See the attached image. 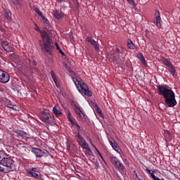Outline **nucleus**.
Masks as SVG:
<instances>
[{"label":"nucleus","mask_w":180,"mask_h":180,"mask_svg":"<svg viewBox=\"0 0 180 180\" xmlns=\"http://www.w3.org/2000/svg\"><path fill=\"white\" fill-rule=\"evenodd\" d=\"M74 124L76 126L78 133H79V131H81V126H79V124L75 122L74 123Z\"/></svg>","instance_id":"obj_39"},{"label":"nucleus","mask_w":180,"mask_h":180,"mask_svg":"<svg viewBox=\"0 0 180 180\" xmlns=\"http://www.w3.org/2000/svg\"><path fill=\"white\" fill-rule=\"evenodd\" d=\"M87 140H89V143H92V139H91V138H90V137L87 138Z\"/></svg>","instance_id":"obj_46"},{"label":"nucleus","mask_w":180,"mask_h":180,"mask_svg":"<svg viewBox=\"0 0 180 180\" xmlns=\"http://www.w3.org/2000/svg\"><path fill=\"white\" fill-rule=\"evenodd\" d=\"M44 25H50V21H49V19H47V18H46L44 15H42V16H41Z\"/></svg>","instance_id":"obj_31"},{"label":"nucleus","mask_w":180,"mask_h":180,"mask_svg":"<svg viewBox=\"0 0 180 180\" xmlns=\"http://www.w3.org/2000/svg\"><path fill=\"white\" fill-rule=\"evenodd\" d=\"M152 179L153 180H162L161 179L157 177L156 176H155L154 174H152Z\"/></svg>","instance_id":"obj_41"},{"label":"nucleus","mask_w":180,"mask_h":180,"mask_svg":"<svg viewBox=\"0 0 180 180\" xmlns=\"http://www.w3.org/2000/svg\"><path fill=\"white\" fill-rule=\"evenodd\" d=\"M94 150H96V148H96V146H94Z\"/></svg>","instance_id":"obj_51"},{"label":"nucleus","mask_w":180,"mask_h":180,"mask_svg":"<svg viewBox=\"0 0 180 180\" xmlns=\"http://www.w3.org/2000/svg\"><path fill=\"white\" fill-rule=\"evenodd\" d=\"M34 11L36 13H37V15H39V16H40V17L43 16V13H41V11H40V9H39V8L34 7Z\"/></svg>","instance_id":"obj_30"},{"label":"nucleus","mask_w":180,"mask_h":180,"mask_svg":"<svg viewBox=\"0 0 180 180\" xmlns=\"http://www.w3.org/2000/svg\"><path fill=\"white\" fill-rule=\"evenodd\" d=\"M27 174L31 178H34L36 180H44L43 175L40 174V168L32 167L26 170Z\"/></svg>","instance_id":"obj_5"},{"label":"nucleus","mask_w":180,"mask_h":180,"mask_svg":"<svg viewBox=\"0 0 180 180\" xmlns=\"http://www.w3.org/2000/svg\"><path fill=\"white\" fill-rule=\"evenodd\" d=\"M77 6H79V2H77Z\"/></svg>","instance_id":"obj_54"},{"label":"nucleus","mask_w":180,"mask_h":180,"mask_svg":"<svg viewBox=\"0 0 180 180\" xmlns=\"http://www.w3.org/2000/svg\"><path fill=\"white\" fill-rule=\"evenodd\" d=\"M97 153L98 154L99 156L101 155V152H99V150L97 152Z\"/></svg>","instance_id":"obj_49"},{"label":"nucleus","mask_w":180,"mask_h":180,"mask_svg":"<svg viewBox=\"0 0 180 180\" xmlns=\"http://www.w3.org/2000/svg\"><path fill=\"white\" fill-rule=\"evenodd\" d=\"M162 63L164 64V65H166V67H171V65H172V63H171V62L169 60H168V59L163 58L162 59Z\"/></svg>","instance_id":"obj_24"},{"label":"nucleus","mask_w":180,"mask_h":180,"mask_svg":"<svg viewBox=\"0 0 180 180\" xmlns=\"http://www.w3.org/2000/svg\"><path fill=\"white\" fill-rule=\"evenodd\" d=\"M68 119H69V121L70 122L71 124H73V125H74V124H75V122H74V121L72 120V119H71V117H69V118H68Z\"/></svg>","instance_id":"obj_43"},{"label":"nucleus","mask_w":180,"mask_h":180,"mask_svg":"<svg viewBox=\"0 0 180 180\" xmlns=\"http://www.w3.org/2000/svg\"><path fill=\"white\" fill-rule=\"evenodd\" d=\"M99 157L101 158L102 161H103V162H106L105 161V159H103V156H102V155H100Z\"/></svg>","instance_id":"obj_44"},{"label":"nucleus","mask_w":180,"mask_h":180,"mask_svg":"<svg viewBox=\"0 0 180 180\" xmlns=\"http://www.w3.org/2000/svg\"><path fill=\"white\" fill-rule=\"evenodd\" d=\"M86 150L85 151L86 155H87L89 157H94V152H92V150H91V148H89Z\"/></svg>","instance_id":"obj_27"},{"label":"nucleus","mask_w":180,"mask_h":180,"mask_svg":"<svg viewBox=\"0 0 180 180\" xmlns=\"http://www.w3.org/2000/svg\"><path fill=\"white\" fill-rule=\"evenodd\" d=\"M168 68L169 73L174 77L176 72V70H175V68H174V65H171Z\"/></svg>","instance_id":"obj_26"},{"label":"nucleus","mask_w":180,"mask_h":180,"mask_svg":"<svg viewBox=\"0 0 180 180\" xmlns=\"http://www.w3.org/2000/svg\"><path fill=\"white\" fill-rule=\"evenodd\" d=\"M1 47L5 50V51L14 52L15 48L12 45L9 44L8 41H1Z\"/></svg>","instance_id":"obj_10"},{"label":"nucleus","mask_w":180,"mask_h":180,"mask_svg":"<svg viewBox=\"0 0 180 180\" xmlns=\"http://www.w3.org/2000/svg\"><path fill=\"white\" fill-rule=\"evenodd\" d=\"M112 50L114 53H108V56H110V58H112L113 61H117V60L123 58V50L119 49L117 46H114Z\"/></svg>","instance_id":"obj_6"},{"label":"nucleus","mask_w":180,"mask_h":180,"mask_svg":"<svg viewBox=\"0 0 180 180\" xmlns=\"http://www.w3.org/2000/svg\"><path fill=\"white\" fill-rule=\"evenodd\" d=\"M95 108H96V113H98V116H100V117H101L102 119H105L103 114H102V110L98 106V105L95 104Z\"/></svg>","instance_id":"obj_22"},{"label":"nucleus","mask_w":180,"mask_h":180,"mask_svg":"<svg viewBox=\"0 0 180 180\" xmlns=\"http://www.w3.org/2000/svg\"><path fill=\"white\" fill-rule=\"evenodd\" d=\"M146 172H148V174H149V175L152 177V175H154V172H155V171H153L152 172H151V170H150V169H148V168H146Z\"/></svg>","instance_id":"obj_37"},{"label":"nucleus","mask_w":180,"mask_h":180,"mask_svg":"<svg viewBox=\"0 0 180 180\" xmlns=\"http://www.w3.org/2000/svg\"><path fill=\"white\" fill-rule=\"evenodd\" d=\"M41 37L42 40L39 41V46L42 51H45V53H49V54H51L53 46H51V41H50L49 33H47V32L46 31L41 32Z\"/></svg>","instance_id":"obj_4"},{"label":"nucleus","mask_w":180,"mask_h":180,"mask_svg":"<svg viewBox=\"0 0 180 180\" xmlns=\"http://www.w3.org/2000/svg\"><path fill=\"white\" fill-rule=\"evenodd\" d=\"M137 58L143 64V65H147V62H146V58L142 53H139L137 54Z\"/></svg>","instance_id":"obj_18"},{"label":"nucleus","mask_w":180,"mask_h":180,"mask_svg":"<svg viewBox=\"0 0 180 180\" xmlns=\"http://www.w3.org/2000/svg\"><path fill=\"white\" fill-rule=\"evenodd\" d=\"M15 134L19 137H22V139H27L29 137V134L25 131H22L20 129H16L15 131Z\"/></svg>","instance_id":"obj_14"},{"label":"nucleus","mask_w":180,"mask_h":180,"mask_svg":"<svg viewBox=\"0 0 180 180\" xmlns=\"http://www.w3.org/2000/svg\"><path fill=\"white\" fill-rule=\"evenodd\" d=\"M127 47L130 50H134V49H136V45H134V43H133V41H131V39H128Z\"/></svg>","instance_id":"obj_21"},{"label":"nucleus","mask_w":180,"mask_h":180,"mask_svg":"<svg viewBox=\"0 0 180 180\" xmlns=\"http://www.w3.org/2000/svg\"><path fill=\"white\" fill-rule=\"evenodd\" d=\"M94 150H96V148H96V146H94Z\"/></svg>","instance_id":"obj_50"},{"label":"nucleus","mask_w":180,"mask_h":180,"mask_svg":"<svg viewBox=\"0 0 180 180\" xmlns=\"http://www.w3.org/2000/svg\"><path fill=\"white\" fill-rule=\"evenodd\" d=\"M51 75L52 79L53 80V82H55V84H57V75H56V73L51 71Z\"/></svg>","instance_id":"obj_28"},{"label":"nucleus","mask_w":180,"mask_h":180,"mask_svg":"<svg viewBox=\"0 0 180 180\" xmlns=\"http://www.w3.org/2000/svg\"><path fill=\"white\" fill-rule=\"evenodd\" d=\"M53 112L54 113V115H56V116L58 117L60 116V115H63V112H61V110H58L57 108V107H53Z\"/></svg>","instance_id":"obj_25"},{"label":"nucleus","mask_w":180,"mask_h":180,"mask_svg":"<svg viewBox=\"0 0 180 180\" xmlns=\"http://www.w3.org/2000/svg\"><path fill=\"white\" fill-rule=\"evenodd\" d=\"M72 81L80 94H84L86 96H92V91L89 90V87L82 81L81 77L78 76L73 77Z\"/></svg>","instance_id":"obj_3"},{"label":"nucleus","mask_w":180,"mask_h":180,"mask_svg":"<svg viewBox=\"0 0 180 180\" xmlns=\"http://www.w3.org/2000/svg\"><path fill=\"white\" fill-rule=\"evenodd\" d=\"M118 169H121V171H124V166H123V164L120 162L118 163V165L116 166Z\"/></svg>","instance_id":"obj_34"},{"label":"nucleus","mask_w":180,"mask_h":180,"mask_svg":"<svg viewBox=\"0 0 180 180\" xmlns=\"http://www.w3.org/2000/svg\"><path fill=\"white\" fill-rule=\"evenodd\" d=\"M15 161L9 157L8 153L4 150H0V172H11L13 170V163Z\"/></svg>","instance_id":"obj_2"},{"label":"nucleus","mask_w":180,"mask_h":180,"mask_svg":"<svg viewBox=\"0 0 180 180\" xmlns=\"http://www.w3.org/2000/svg\"><path fill=\"white\" fill-rule=\"evenodd\" d=\"M4 19H6L8 22L12 20V14L9 11H5L4 13Z\"/></svg>","instance_id":"obj_20"},{"label":"nucleus","mask_w":180,"mask_h":180,"mask_svg":"<svg viewBox=\"0 0 180 180\" xmlns=\"http://www.w3.org/2000/svg\"><path fill=\"white\" fill-rule=\"evenodd\" d=\"M53 124H55L54 121H53Z\"/></svg>","instance_id":"obj_56"},{"label":"nucleus","mask_w":180,"mask_h":180,"mask_svg":"<svg viewBox=\"0 0 180 180\" xmlns=\"http://www.w3.org/2000/svg\"><path fill=\"white\" fill-rule=\"evenodd\" d=\"M32 153L34 154L37 158H41V157H46V152L43 151L39 148H32Z\"/></svg>","instance_id":"obj_9"},{"label":"nucleus","mask_w":180,"mask_h":180,"mask_svg":"<svg viewBox=\"0 0 180 180\" xmlns=\"http://www.w3.org/2000/svg\"><path fill=\"white\" fill-rule=\"evenodd\" d=\"M28 63L31 72H37V62L33 58H29Z\"/></svg>","instance_id":"obj_11"},{"label":"nucleus","mask_w":180,"mask_h":180,"mask_svg":"<svg viewBox=\"0 0 180 180\" xmlns=\"http://www.w3.org/2000/svg\"><path fill=\"white\" fill-rule=\"evenodd\" d=\"M63 64H64L65 67H66V68H67V67H68V65H67V63H65V62H63Z\"/></svg>","instance_id":"obj_47"},{"label":"nucleus","mask_w":180,"mask_h":180,"mask_svg":"<svg viewBox=\"0 0 180 180\" xmlns=\"http://www.w3.org/2000/svg\"><path fill=\"white\" fill-rule=\"evenodd\" d=\"M69 117H71V112H70V111H68V119Z\"/></svg>","instance_id":"obj_45"},{"label":"nucleus","mask_w":180,"mask_h":180,"mask_svg":"<svg viewBox=\"0 0 180 180\" xmlns=\"http://www.w3.org/2000/svg\"><path fill=\"white\" fill-rule=\"evenodd\" d=\"M135 176H136V178H138L137 174H136Z\"/></svg>","instance_id":"obj_55"},{"label":"nucleus","mask_w":180,"mask_h":180,"mask_svg":"<svg viewBox=\"0 0 180 180\" xmlns=\"http://www.w3.org/2000/svg\"><path fill=\"white\" fill-rule=\"evenodd\" d=\"M95 150L96 151V153H98L99 151V150H98V148H96Z\"/></svg>","instance_id":"obj_52"},{"label":"nucleus","mask_w":180,"mask_h":180,"mask_svg":"<svg viewBox=\"0 0 180 180\" xmlns=\"http://www.w3.org/2000/svg\"><path fill=\"white\" fill-rule=\"evenodd\" d=\"M39 117L44 123H46V124H53V122L50 120V113L41 112Z\"/></svg>","instance_id":"obj_8"},{"label":"nucleus","mask_w":180,"mask_h":180,"mask_svg":"<svg viewBox=\"0 0 180 180\" xmlns=\"http://www.w3.org/2000/svg\"><path fill=\"white\" fill-rule=\"evenodd\" d=\"M56 49H57V50H58L60 54H61V56H63V57H65V53H64V51H63V50H61V49H60L58 44H56Z\"/></svg>","instance_id":"obj_32"},{"label":"nucleus","mask_w":180,"mask_h":180,"mask_svg":"<svg viewBox=\"0 0 180 180\" xmlns=\"http://www.w3.org/2000/svg\"><path fill=\"white\" fill-rule=\"evenodd\" d=\"M110 146L112 147L113 150H115V151H116L117 153H119V150H120V147H119L117 146V143H116V141H115V139H113L112 138H110L108 140Z\"/></svg>","instance_id":"obj_13"},{"label":"nucleus","mask_w":180,"mask_h":180,"mask_svg":"<svg viewBox=\"0 0 180 180\" xmlns=\"http://www.w3.org/2000/svg\"><path fill=\"white\" fill-rule=\"evenodd\" d=\"M12 4L16 6V8H19L20 3L19 2V0H11Z\"/></svg>","instance_id":"obj_33"},{"label":"nucleus","mask_w":180,"mask_h":180,"mask_svg":"<svg viewBox=\"0 0 180 180\" xmlns=\"http://www.w3.org/2000/svg\"><path fill=\"white\" fill-rule=\"evenodd\" d=\"M110 161L112 164H113V165H115V167H117V165L120 162V161L117 160V158L116 157H110Z\"/></svg>","instance_id":"obj_23"},{"label":"nucleus","mask_w":180,"mask_h":180,"mask_svg":"<svg viewBox=\"0 0 180 180\" xmlns=\"http://www.w3.org/2000/svg\"><path fill=\"white\" fill-rule=\"evenodd\" d=\"M66 70H67V71H68V72H70V74H72V75H76L75 72H74V71L72 70V69L71 68H70V66H67Z\"/></svg>","instance_id":"obj_35"},{"label":"nucleus","mask_w":180,"mask_h":180,"mask_svg":"<svg viewBox=\"0 0 180 180\" xmlns=\"http://www.w3.org/2000/svg\"><path fill=\"white\" fill-rule=\"evenodd\" d=\"M79 118L82 120H84L85 119V115H84V112H80V114H78Z\"/></svg>","instance_id":"obj_38"},{"label":"nucleus","mask_w":180,"mask_h":180,"mask_svg":"<svg viewBox=\"0 0 180 180\" xmlns=\"http://www.w3.org/2000/svg\"><path fill=\"white\" fill-rule=\"evenodd\" d=\"M58 2H59L60 4H61V2H63V0H56Z\"/></svg>","instance_id":"obj_48"},{"label":"nucleus","mask_w":180,"mask_h":180,"mask_svg":"<svg viewBox=\"0 0 180 180\" xmlns=\"http://www.w3.org/2000/svg\"><path fill=\"white\" fill-rule=\"evenodd\" d=\"M86 41H88V43H90L93 47H94L96 51H99V44H98V42L95 41L94 39H92V37L87 36L86 37Z\"/></svg>","instance_id":"obj_12"},{"label":"nucleus","mask_w":180,"mask_h":180,"mask_svg":"<svg viewBox=\"0 0 180 180\" xmlns=\"http://www.w3.org/2000/svg\"><path fill=\"white\" fill-rule=\"evenodd\" d=\"M157 88L159 95L163 96L167 106L174 108V106L176 105L175 93L172 89H168V86L165 84L158 85Z\"/></svg>","instance_id":"obj_1"},{"label":"nucleus","mask_w":180,"mask_h":180,"mask_svg":"<svg viewBox=\"0 0 180 180\" xmlns=\"http://www.w3.org/2000/svg\"><path fill=\"white\" fill-rule=\"evenodd\" d=\"M35 27H34V30H36L37 32H40V27H39V26H37V24H35Z\"/></svg>","instance_id":"obj_42"},{"label":"nucleus","mask_w":180,"mask_h":180,"mask_svg":"<svg viewBox=\"0 0 180 180\" xmlns=\"http://www.w3.org/2000/svg\"><path fill=\"white\" fill-rule=\"evenodd\" d=\"M75 106V112L77 113V115H80L82 110H81V108H79L78 106H77L76 104L74 105Z\"/></svg>","instance_id":"obj_29"},{"label":"nucleus","mask_w":180,"mask_h":180,"mask_svg":"<svg viewBox=\"0 0 180 180\" xmlns=\"http://www.w3.org/2000/svg\"><path fill=\"white\" fill-rule=\"evenodd\" d=\"M90 144H91V146H92L93 147H94V146H95L93 142H91Z\"/></svg>","instance_id":"obj_53"},{"label":"nucleus","mask_w":180,"mask_h":180,"mask_svg":"<svg viewBox=\"0 0 180 180\" xmlns=\"http://www.w3.org/2000/svg\"><path fill=\"white\" fill-rule=\"evenodd\" d=\"M5 105L6 106H7V108H10V109H13V110H18V109L16 108V105L12 104V103L9 100H7L5 102Z\"/></svg>","instance_id":"obj_19"},{"label":"nucleus","mask_w":180,"mask_h":180,"mask_svg":"<svg viewBox=\"0 0 180 180\" xmlns=\"http://www.w3.org/2000/svg\"><path fill=\"white\" fill-rule=\"evenodd\" d=\"M127 1L128 2V4H129V5H132L133 6H134V1H133V0H127Z\"/></svg>","instance_id":"obj_40"},{"label":"nucleus","mask_w":180,"mask_h":180,"mask_svg":"<svg viewBox=\"0 0 180 180\" xmlns=\"http://www.w3.org/2000/svg\"><path fill=\"white\" fill-rule=\"evenodd\" d=\"M155 25L156 26H158V27H161V15L160 14V11H155Z\"/></svg>","instance_id":"obj_16"},{"label":"nucleus","mask_w":180,"mask_h":180,"mask_svg":"<svg viewBox=\"0 0 180 180\" xmlns=\"http://www.w3.org/2000/svg\"><path fill=\"white\" fill-rule=\"evenodd\" d=\"M76 136L77 137V143H79V146H82L83 144H84L86 141L79 134V132L77 133Z\"/></svg>","instance_id":"obj_17"},{"label":"nucleus","mask_w":180,"mask_h":180,"mask_svg":"<svg viewBox=\"0 0 180 180\" xmlns=\"http://www.w3.org/2000/svg\"><path fill=\"white\" fill-rule=\"evenodd\" d=\"M9 79H11L9 74L2 70H0V82H1V84H8V82H9Z\"/></svg>","instance_id":"obj_7"},{"label":"nucleus","mask_w":180,"mask_h":180,"mask_svg":"<svg viewBox=\"0 0 180 180\" xmlns=\"http://www.w3.org/2000/svg\"><path fill=\"white\" fill-rule=\"evenodd\" d=\"M53 16L56 19L60 20L62 18H64V13L62 11L59 10H53Z\"/></svg>","instance_id":"obj_15"},{"label":"nucleus","mask_w":180,"mask_h":180,"mask_svg":"<svg viewBox=\"0 0 180 180\" xmlns=\"http://www.w3.org/2000/svg\"><path fill=\"white\" fill-rule=\"evenodd\" d=\"M81 147H82V148H84L85 150H87L88 148H89V144H88V143H83Z\"/></svg>","instance_id":"obj_36"}]
</instances>
